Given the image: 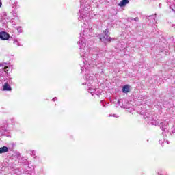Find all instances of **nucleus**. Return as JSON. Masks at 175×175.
Listing matches in <instances>:
<instances>
[{
	"instance_id": "nucleus-7",
	"label": "nucleus",
	"mask_w": 175,
	"mask_h": 175,
	"mask_svg": "<svg viewBox=\"0 0 175 175\" xmlns=\"http://www.w3.org/2000/svg\"><path fill=\"white\" fill-rule=\"evenodd\" d=\"M103 33H105V36H107V35H110V33H109V30L107 29L103 31Z\"/></svg>"
},
{
	"instance_id": "nucleus-2",
	"label": "nucleus",
	"mask_w": 175,
	"mask_h": 175,
	"mask_svg": "<svg viewBox=\"0 0 175 175\" xmlns=\"http://www.w3.org/2000/svg\"><path fill=\"white\" fill-rule=\"evenodd\" d=\"M100 40H103V42H105V40H106L107 42H111V40H114V39L112 38L111 37H109V35H107V36H101L100 37Z\"/></svg>"
},
{
	"instance_id": "nucleus-4",
	"label": "nucleus",
	"mask_w": 175,
	"mask_h": 175,
	"mask_svg": "<svg viewBox=\"0 0 175 175\" xmlns=\"http://www.w3.org/2000/svg\"><path fill=\"white\" fill-rule=\"evenodd\" d=\"M3 91H12V88L8 83H5L3 86Z\"/></svg>"
},
{
	"instance_id": "nucleus-8",
	"label": "nucleus",
	"mask_w": 175,
	"mask_h": 175,
	"mask_svg": "<svg viewBox=\"0 0 175 175\" xmlns=\"http://www.w3.org/2000/svg\"><path fill=\"white\" fill-rule=\"evenodd\" d=\"M8 69V66L4 67V70H6Z\"/></svg>"
},
{
	"instance_id": "nucleus-9",
	"label": "nucleus",
	"mask_w": 175,
	"mask_h": 175,
	"mask_svg": "<svg viewBox=\"0 0 175 175\" xmlns=\"http://www.w3.org/2000/svg\"><path fill=\"white\" fill-rule=\"evenodd\" d=\"M53 100H54V102L55 101V98H53Z\"/></svg>"
},
{
	"instance_id": "nucleus-3",
	"label": "nucleus",
	"mask_w": 175,
	"mask_h": 175,
	"mask_svg": "<svg viewBox=\"0 0 175 175\" xmlns=\"http://www.w3.org/2000/svg\"><path fill=\"white\" fill-rule=\"evenodd\" d=\"M131 91V86L129 85H125L122 88V92L124 94H128V92H130Z\"/></svg>"
},
{
	"instance_id": "nucleus-5",
	"label": "nucleus",
	"mask_w": 175,
	"mask_h": 175,
	"mask_svg": "<svg viewBox=\"0 0 175 175\" xmlns=\"http://www.w3.org/2000/svg\"><path fill=\"white\" fill-rule=\"evenodd\" d=\"M128 3H129V0H122L119 3V6H120V8H122L124 6H126Z\"/></svg>"
},
{
	"instance_id": "nucleus-1",
	"label": "nucleus",
	"mask_w": 175,
	"mask_h": 175,
	"mask_svg": "<svg viewBox=\"0 0 175 175\" xmlns=\"http://www.w3.org/2000/svg\"><path fill=\"white\" fill-rule=\"evenodd\" d=\"M9 38H10V36L8 34V33L5 31L0 33V39H1V40H8Z\"/></svg>"
},
{
	"instance_id": "nucleus-6",
	"label": "nucleus",
	"mask_w": 175,
	"mask_h": 175,
	"mask_svg": "<svg viewBox=\"0 0 175 175\" xmlns=\"http://www.w3.org/2000/svg\"><path fill=\"white\" fill-rule=\"evenodd\" d=\"M9 148L7 146H3L0 148V154H5V152H8Z\"/></svg>"
}]
</instances>
